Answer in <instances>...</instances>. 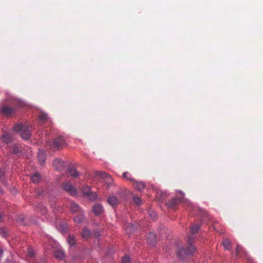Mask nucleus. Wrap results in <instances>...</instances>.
<instances>
[{
    "label": "nucleus",
    "mask_w": 263,
    "mask_h": 263,
    "mask_svg": "<svg viewBox=\"0 0 263 263\" xmlns=\"http://www.w3.org/2000/svg\"><path fill=\"white\" fill-rule=\"evenodd\" d=\"M194 240V237L193 236H189L187 237V244L188 247L187 248H178L177 250V254L179 257H183L184 255L192 254L194 253L196 249L192 245Z\"/></svg>",
    "instance_id": "obj_1"
},
{
    "label": "nucleus",
    "mask_w": 263,
    "mask_h": 263,
    "mask_svg": "<svg viewBox=\"0 0 263 263\" xmlns=\"http://www.w3.org/2000/svg\"><path fill=\"white\" fill-rule=\"evenodd\" d=\"M13 128L14 131L20 132L23 139L27 140L30 137L32 127L31 125L20 124L15 125Z\"/></svg>",
    "instance_id": "obj_2"
},
{
    "label": "nucleus",
    "mask_w": 263,
    "mask_h": 263,
    "mask_svg": "<svg viewBox=\"0 0 263 263\" xmlns=\"http://www.w3.org/2000/svg\"><path fill=\"white\" fill-rule=\"evenodd\" d=\"M49 145L54 150H59L64 148L66 145V142L63 137L59 136L54 138L53 141L49 142Z\"/></svg>",
    "instance_id": "obj_3"
},
{
    "label": "nucleus",
    "mask_w": 263,
    "mask_h": 263,
    "mask_svg": "<svg viewBox=\"0 0 263 263\" xmlns=\"http://www.w3.org/2000/svg\"><path fill=\"white\" fill-rule=\"evenodd\" d=\"M63 190L67 192L72 196H75L77 195V189L69 182H66L62 185Z\"/></svg>",
    "instance_id": "obj_4"
},
{
    "label": "nucleus",
    "mask_w": 263,
    "mask_h": 263,
    "mask_svg": "<svg viewBox=\"0 0 263 263\" xmlns=\"http://www.w3.org/2000/svg\"><path fill=\"white\" fill-rule=\"evenodd\" d=\"M183 201L182 197H175L172 199L167 203V206L170 208H175Z\"/></svg>",
    "instance_id": "obj_5"
},
{
    "label": "nucleus",
    "mask_w": 263,
    "mask_h": 263,
    "mask_svg": "<svg viewBox=\"0 0 263 263\" xmlns=\"http://www.w3.org/2000/svg\"><path fill=\"white\" fill-rule=\"evenodd\" d=\"M53 165L55 169L61 171L64 168V162L59 159H56L53 162Z\"/></svg>",
    "instance_id": "obj_6"
},
{
    "label": "nucleus",
    "mask_w": 263,
    "mask_h": 263,
    "mask_svg": "<svg viewBox=\"0 0 263 263\" xmlns=\"http://www.w3.org/2000/svg\"><path fill=\"white\" fill-rule=\"evenodd\" d=\"M70 209L72 213H81L82 209L81 207L77 204L74 201H70Z\"/></svg>",
    "instance_id": "obj_7"
},
{
    "label": "nucleus",
    "mask_w": 263,
    "mask_h": 263,
    "mask_svg": "<svg viewBox=\"0 0 263 263\" xmlns=\"http://www.w3.org/2000/svg\"><path fill=\"white\" fill-rule=\"evenodd\" d=\"M92 211L96 215L99 216L103 212V207L100 203L95 204L92 208Z\"/></svg>",
    "instance_id": "obj_8"
},
{
    "label": "nucleus",
    "mask_w": 263,
    "mask_h": 263,
    "mask_svg": "<svg viewBox=\"0 0 263 263\" xmlns=\"http://www.w3.org/2000/svg\"><path fill=\"white\" fill-rule=\"evenodd\" d=\"M13 108L7 106H4L1 108V112L5 116H11L14 113Z\"/></svg>",
    "instance_id": "obj_9"
},
{
    "label": "nucleus",
    "mask_w": 263,
    "mask_h": 263,
    "mask_svg": "<svg viewBox=\"0 0 263 263\" xmlns=\"http://www.w3.org/2000/svg\"><path fill=\"white\" fill-rule=\"evenodd\" d=\"M133 183L134 187L139 191H141L145 188V185L143 182L134 180Z\"/></svg>",
    "instance_id": "obj_10"
},
{
    "label": "nucleus",
    "mask_w": 263,
    "mask_h": 263,
    "mask_svg": "<svg viewBox=\"0 0 263 263\" xmlns=\"http://www.w3.org/2000/svg\"><path fill=\"white\" fill-rule=\"evenodd\" d=\"M147 242L151 245H154L156 243V236L153 233H149L147 236Z\"/></svg>",
    "instance_id": "obj_11"
},
{
    "label": "nucleus",
    "mask_w": 263,
    "mask_h": 263,
    "mask_svg": "<svg viewBox=\"0 0 263 263\" xmlns=\"http://www.w3.org/2000/svg\"><path fill=\"white\" fill-rule=\"evenodd\" d=\"M68 172L69 174L73 177H77L80 175L76 168L73 165H70L68 167Z\"/></svg>",
    "instance_id": "obj_12"
},
{
    "label": "nucleus",
    "mask_w": 263,
    "mask_h": 263,
    "mask_svg": "<svg viewBox=\"0 0 263 263\" xmlns=\"http://www.w3.org/2000/svg\"><path fill=\"white\" fill-rule=\"evenodd\" d=\"M38 159L40 162V163L41 165H43L45 164V159H46V154L45 152L43 150H40L38 154Z\"/></svg>",
    "instance_id": "obj_13"
},
{
    "label": "nucleus",
    "mask_w": 263,
    "mask_h": 263,
    "mask_svg": "<svg viewBox=\"0 0 263 263\" xmlns=\"http://www.w3.org/2000/svg\"><path fill=\"white\" fill-rule=\"evenodd\" d=\"M107 202L112 206H114L118 204L119 199L115 196H110L107 198Z\"/></svg>",
    "instance_id": "obj_14"
},
{
    "label": "nucleus",
    "mask_w": 263,
    "mask_h": 263,
    "mask_svg": "<svg viewBox=\"0 0 263 263\" xmlns=\"http://www.w3.org/2000/svg\"><path fill=\"white\" fill-rule=\"evenodd\" d=\"M1 141L5 144L10 143L12 140L11 136L10 134L6 133L3 134L1 138Z\"/></svg>",
    "instance_id": "obj_15"
},
{
    "label": "nucleus",
    "mask_w": 263,
    "mask_h": 263,
    "mask_svg": "<svg viewBox=\"0 0 263 263\" xmlns=\"http://www.w3.org/2000/svg\"><path fill=\"white\" fill-rule=\"evenodd\" d=\"M54 256L59 260H62L65 256L64 253L60 250H55L54 252Z\"/></svg>",
    "instance_id": "obj_16"
},
{
    "label": "nucleus",
    "mask_w": 263,
    "mask_h": 263,
    "mask_svg": "<svg viewBox=\"0 0 263 263\" xmlns=\"http://www.w3.org/2000/svg\"><path fill=\"white\" fill-rule=\"evenodd\" d=\"M31 179L33 182L37 183L41 179V175L38 173H36L31 176Z\"/></svg>",
    "instance_id": "obj_17"
},
{
    "label": "nucleus",
    "mask_w": 263,
    "mask_h": 263,
    "mask_svg": "<svg viewBox=\"0 0 263 263\" xmlns=\"http://www.w3.org/2000/svg\"><path fill=\"white\" fill-rule=\"evenodd\" d=\"M95 175L100 176L103 179H110V176L107 173L103 172H95Z\"/></svg>",
    "instance_id": "obj_18"
},
{
    "label": "nucleus",
    "mask_w": 263,
    "mask_h": 263,
    "mask_svg": "<svg viewBox=\"0 0 263 263\" xmlns=\"http://www.w3.org/2000/svg\"><path fill=\"white\" fill-rule=\"evenodd\" d=\"M84 219V216L83 214H79L73 218L74 221L77 223H81Z\"/></svg>",
    "instance_id": "obj_19"
},
{
    "label": "nucleus",
    "mask_w": 263,
    "mask_h": 263,
    "mask_svg": "<svg viewBox=\"0 0 263 263\" xmlns=\"http://www.w3.org/2000/svg\"><path fill=\"white\" fill-rule=\"evenodd\" d=\"M91 234L90 231L87 228H85L82 232V236L84 238H88Z\"/></svg>",
    "instance_id": "obj_20"
},
{
    "label": "nucleus",
    "mask_w": 263,
    "mask_h": 263,
    "mask_svg": "<svg viewBox=\"0 0 263 263\" xmlns=\"http://www.w3.org/2000/svg\"><path fill=\"white\" fill-rule=\"evenodd\" d=\"M82 193L84 196L87 197V196L91 192L90 188L88 186H85L83 187L82 189Z\"/></svg>",
    "instance_id": "obj_21"
},
{
    "label": "nucleus",
    "mask_w": 263,
    "mask_h": 263,
    "mask_svg": "<svg viewBox=\"0 0 263 263\" xmlns=\"http://www.w3.org/2000/svg\"><path fill=\"white\" fill-rule=\"evenodd\" d=\"M200 226L198 224H194L190 227L191 231L192 233L195 234L198 232Z\"/></svg>",
    "instance_id": "obj_22"
},
{
    "label": "nucleus",
    "mask_w": 263,
    "mask_h": 263,
    "mask_svg": "<svg viewBox=\"0 0 263 263\" xmlns=\"http://www.w3.org/2000/svg\"><path fill=\"white\" fill-rule=\"evenodd\" d=\"M223 246L227 250H229L231 248V242L230 240L226 239L223 241Z\"/></svg>",
    "instance_id": "obj_23"
},
{
    "label": "nucleus",
    "mask_w": 263,
    "mask_h": 263,
    "mask_svg": "<svg viewBox=\"0 0 263 263\" xmlns=\"http://www.w3.org/2000/svg\"><path fill=\"white\" fill-rule=\"evenodd\" d=\"M67 241L70 246L74 245L76 243L74 237L73 235H69L67 238Z\"/></svg>",
    "instance_id": "obj_24"
},
{
    "label": "nucleus",
    "mask_w": 263,
    "mask_h": 263,
    "mask_svg": "<svg viewBox=\"0 0 263 263\" xmlns=\"http://www.w3.org/2000/svg\"><path fill=\"white\" fill-rule=\"evenodd\" d=\"M91 200H96L97 199L98 196L96 193L91 192L87 196Z\"/></svg>",
    "instance_id": "obj_25"
},
{
    "label": "nucleus",
    "mask_w": 263,
    "mask_h": 263,
    "mask_svg": "<svg viewBox=\"0 0 263 263\" xmlns=\"http://www.w3.org/2000/svg\"><path fill=\"white\" fill-rule=\"evenodd\" d=\"M123 176L124 178L126 179L127 180H128L130 181L131 182H133L135 179H134L133 178L131 177V175L129 174L128 172H125L123 174Z\"/></svg>",
    "instance_id": "obj_26"
},
{
    "label": "nucleus",
    "mask_w": 263,
    "mask_h": 263,
    "mask_svg": "<svg viewBox=\"0 0 263 263\" xmlns=\"http://www.w3.org/2000/svg\"><path fill=\"white\" fill-rule=\"evenodd\" d=\"M133 201L134 203H136L137 205H140L141 203V198L137 196H134Z\"/></svg>",
    "instance_id": "obj_27"
},
{
    "label": "nucleus",
    "mask_w": 263,
    "mask_h": 263,
    "mask_svg": "<svg viewBox=\"0 0 263 263\" xmlns=\"http://www.w3.org/2000/svg\"><path fill=\"white\" fill-rule=\"evenodd\" d=\"M34 253L33 251V250L30 248L28 250V254L27 255V258L30 259L31 258H33L34 257Z\"/></svg>",
    "instance_id": "obj_28"
},
{
    "label": "nucleus",
    "mask_w": 263,
    "mask_h": 263,
    "mask_svg": "<svg viewBox=\"0 0 263 263\" xmlns=\"http://www.w3.org/2000/svg\"><path fill=\"white\" fill-rule=\"evenodd\" d=\"M130 259L128 256L125 255L122 259L121 263H130Z\"/></svg>",
    "instance_id": "obj_29"
},
{
    "label": "nucleus",
    "mask_w": 263,
    "mask_h": 263,
    "mask_svg": "<svg viewBox=\"0 0 263 263\" xmlns=\"http://www.w3.org/2000/svg\"><path fill=\"white\" fill-rule=\"evenodd\" d=\"M39 118L42 121H46L48 119L47 115L44 112L40 115Z\"/></svg>",
    "instance_id": "obj_30"
},
{
    "label": "nucleus",
    "mask_w": 263,
    "mask_h": 263,
    "mask_svg": "<svg viewBox=\"0 0 263 263\" xmlns=\"http://www.w3.org/2000/svg\"><path fill=\"white\" fill-rule=\"evenodd\" d=\"M135 230V226L134 224H132L129 228H128L126 230L127 232L128 231L129 233H133L134 232Z\"/></svg>",
    "instance_id": "obj_31"
},
{
    "label": "nucleus",
    "mask_w": 263,
    "mask_h": 263,
    "mask_svg": "<svg viewBox=\"0 0 263 263\" xmlns=\"http://www.w3.org/2000/svg\"><path fill=\"white\" fill-rule=\"evenodd\" d=\"M242 250V248L240 246H237L236 248V254L237 255H239L241 253V251Z\"/></svg>",
    "instance_id": "obj_32"
},
{
    "label": "nucleus",
    "mask_w": 263,
    "mask_h": 263,
    "mask_svg": "<svg viewBox=\"0 0 263 263\" xmlns=\"http://www.w3.org/2000/svg\"><path fill=\"white\" fill-rule=\"evenodd\" d=\"M0 233L3 236H5L7 234L6 231L3 228H0Z\"/></svg>",
    "instance_id": "obj_33"
},
{
    "label": "nucleus",
    "mask_w": 263,
    "mask_h": 263,
    "mask_svg": "<svg viewBox=\"0 0 263 263\" xmlns=\"http://www.w3.org/2000/svg\"><path fill=\"white\" fill-rule=\"evenodd\" d=\"M19 150H18V148L17 147V146H15L13 149V152L14 153V154H16L18 152Z\"/></svg>",
    "instance_id": "obj_34"
},
{
    "label": "nucleus",
    "mask_w": 263,
    "mask_h": 263,
    "mask_svg": "<svg viewBox=\"0 0 263 263\" xmlns=\"http://www.w3.org/2000/svg\"><path fill=\"white\" fill-rule=\"evenodd\" d=\"M4 175V172L1 168H0V178L3 176Z\"/></svg>",
    "instance_id": "obj_35"
},
{
    "label": "nucleus",
    "mask_w": 263,
    "mask_h": 263,
    "mask_svg": "<svg viewBox=\"0 0 263 263\" xmlns=\"http://www.w3.org/2000/svg\"><path fill=\"white\" fill-rule=\"evenodd\" d=\"M149 215H150V216H153V215H154V217H155V216H156V214H155V213L154 212H153V214H149ZM154 218V217H153V218Z\"/></svg>",
    "instance_id": "obj_36"
},
{
    "label": "nucleus",
    "mask_w": 263,
    "mask_h": 263,
    "mask_svg": "<svg viewBox=\"0 0 263 263\" xmlns=\"http://www.w3.org/2000/svg\"><path fill=\"white\" fill-rule=\"evenodd\" d=\"M46 212V209L44 208L43 209V211H42V213H45Z\"/></svg>",
    "instance_id": "obj_37"
},
{
    "label": "nucleus",
    "mask_w": 263,
    "mask_h": 263,
    "mask_svg": "<svg viewBox=\"0 0 263 263\" xmlns=\"http://www.w3.org/2000/svg\"><path fill=\"white\" fill-rule=\"evenodd\" d=\"M188 206H189V207L190 208L192 209V206H193V205H192V204H190H190H189Z\"/></svg>",
    "instance_id": "obj_38"
},
{
    "label": "nucleus",
    "mask_w": 263,
    "mask_h": 263,
    "mask_svg": "<svg viewBox=\"0 0 263 263\" xmlns=\"http://www.w3.org/2000/svg\"><path fill=\"white\" fill-rule=\"evenodd\" d=\"M3 216L2 215H0V220L2 219Z\"/></svg>",
    "instance_id": "obj_39"
}]
</instances>
